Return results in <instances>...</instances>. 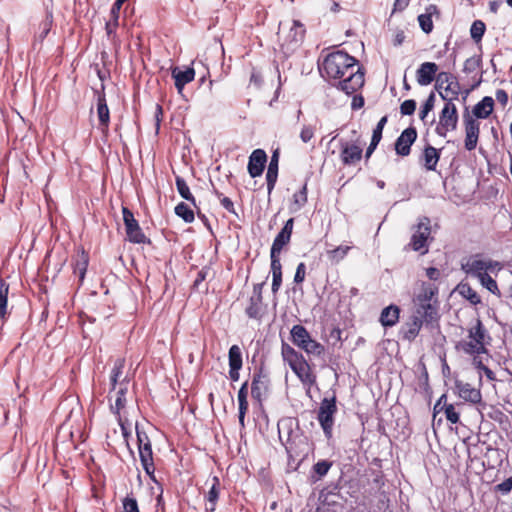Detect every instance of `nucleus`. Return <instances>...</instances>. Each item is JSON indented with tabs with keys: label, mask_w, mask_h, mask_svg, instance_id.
<instances>
[{
	"label": "nucleus",
	"mask_w": 512,
	"mask_h": 512,
	"mask_svg": "<svg viewBox=\"0 0 512 512\" xmlns=\"http://www.w3.org/2000/svg\"><path fill=\"white\" fill-rule=\"evenodd\" d=\"M417 138V131L414 127L406 128L395 142L396 153L400 156H408L411 151V145Z\"/></svg>",
	"instance_id": "nucleus-14"
},
{
	"label": "nucleus",
	"mask_w": 512,
	"mask_h": 512,
	"mask_svg": "<svg viewBox=\"0 0 512 512\" xmlns=\"http://www.w3.org/2000/svg\"><path fill=\"white\" fill-rule=\"evenodd\" d=\"M491 340L489 332L482 321L477 318L475 323L468 328V340L460 341L456 347L468 355L486 354L488 353L487 345H490Z\"/></svg>",
	"instance_id": "nucleus-2"
},
{
	"label": "nucleus",
	"mask_w": 512,
	"mask_h": 512,
	"mask_svg": "<svg viewBox=\"0 0 512 512\" xmlns=\"http://www.w3.org/2000/svg\"><path fill=\"white\" fill-rule=\"evenodd\" d=\"M267 380L262 374H256L251 383V395L254 399L261 401L262 396L267 392Z\"/></svg>",
	"instance_id": "nucleus-23"
},
{
	"label": "nucleus",
	"mask_w": 512,
	"mask_h": 512,
	"mask_svg": "<svg viewBox=\"0 0 512 512\" xmlns=\"http://www.w3.org/2000/svg\"><path fill=\"white\" fill-rule=\"evenodd\" d=\"M434 103H435V94L432 92L426 99V101L423 104L422 109L420 111L419 116H420L421 120H424L426 118V116L428 115V113L434 108Z\"/></svg>",
	"instance_id": "nucleus-48"
},
{
	"label": "nucleus",
	"mask_w": 512,
	"mask_h": 512,
	"mask_svg": "<svg viewBox=\"0 0 512 512\" xmlns=\"http://www.w3.org/2000/svg\"><path fill=\"white\" fill-rule=\"evenodd\" d=\"M493 107H494L493 98L486 96L474 106L473 114L477 118L485 119L492 113Z\"/></svg>",
	"instance_id": "nucleus-25"
},
{
	"label": "nucleus",
	"mask_w": 512,
	"mask_h": 512,
	"mask_svg": "<svg viewBox=\"0 0 512 512\" xmlns=\"http://www.w3.org/2000/svg\"><path fill=\"white\" fill-rule=\"evenodd\" d=\"M305 276H306V266L303 262H301L298 264V266L296 268L294 282L297 284L302 283L305 280Z\"/></svg>",
	"instance_id": "nucleus-55"
},
{
	"label": "nucleus",
	"mask_w": 512,
	"mask_h": 512,
	"mask_svg": "<svg viewBox=\"0 0 512 512\" xmlns=\"http://www.w3.org/2000/svg\"><path fill=\"white\" fill-rule=\"evenodd\" d=\"M495 97H496V100L503 106H505L508 102V94L505 90H502V89L497 90Z\"/></svg>",
	"instance_id": "nucleus-60"
},
{
	"label": "nucleus",
	"mask_w": 512,
	"mask_h": 512,
	"mask_svg": "<svg viewBox=\"0 0 512 512\" xmlns=\"http://www.w3.org/2000/svg\"><path fill=\"white\" fill-rule=\"evenodd\" d=\"M221 205L230 213L236 214L234 204L228 197H222L220 199Z\"/></svg>",
	"instance_id": "nucleus-59"
},
{
	"label": "nucleus",
	"mask_w": 512,
	"mask_h": 512,
	"mask_svg": "<svg viewBox=\"0 0 512 512\" xmlns=\"http://www.w3.org/2000/svg\"><path fill=\"white\" fill-rule=\"evenodd\" d=\"M445 101L446 103L440 112L439 122L435 129L436 133L441 137H445L447 132L455 130L458 123V112L455 104L452 99Z\"/></svg>",
	"instance_id": "nucleus-7"
},
{
	"label": "nucleus",
	"mask_w": 512,
	"mask_h": 512,
	"mask_svg": "<svg viewBox=\"0 0 512 512\" xmlns=\"http://www.w3.org/2000/svg\"><path fill=\"white\" fill-rule=\"evenodd\" d=\"M294 226V219L290 218L286 221L284 227L275 237L271 250L270 259H280L279 255L285 245L290 242L292 231Z\"/></svg>",
	"instance_id": "nucleus-12"
},
{
	"label": "nucleus",
	"mask_w": 512,
	"mask_h": 512,
	"mask_svg": "<svg viewBox=\"0 0 512 512\" xmlns=\"http://www.w3.org/2000/svg\"><path fill=\"white\" fill-rule=\"evenodd\" d=\"M175 182H176L177 191L180 194V196L183 199L191 202L192 205L196 207V200H195L194 196L192 195L190 188L187 185L186 181L182 177L177 176Z\"/></svg>",
	"instance_id": "nucleus-34"
},
{
	"label": "nucleus",
	"mask_w": 512,
	"mask_h": 512,
	"mask_svg": "<svg viewBox=\"0 0 512 512\" xmlns=\"http://www.w3.org/2000/svg\"><path fill=\"white\" fill-rule=\"evenodd\" d=\"M332 463L327 460L317 462L313 466V471L318 475V479L324 477L330 470Z\"/></svg>",
	"instance_id": "nucleus-46"
},
{
	"label": "nucleus",
	"mask_w": 512,
	"mask_h": 512,
	"mask_svg": "<svg viewBox=\"0 0 512 512\" xmlns=\"http://www.w3.org/2000/svg\"><path fill=\"white\" fill-rule=\"evenodd\" d=\"M481 65V59L479 57H470L466 59L464 63L463 71L467 74L475 72Z\"/></svg>",
	"instance_id": "nucleus-47"
},
{
	"label": "nucleus",
	"mask_w": 512,
	"mask_h": 512,
	"mask_svg": "<svg viewBox=\"0 0 512 512\" xmlns=\"http://www.w3.org/2000/svg\"><path fill=\"white\" fill-rule=\"evenodd\" d=\"M458 289L459 293L471 304L477 305L481 302V297L470 285L461 284Z\"/></svg>",
	"instance_id": "nucleus-38"
},
{
	"label": "nucleus",
	"mask_w": 512,
	"mask_h": 512,
	"mask_svg": "<svg viewBox=\"0 0 512 512\" xmlns=\"http://www.w3.org/2000/svg\"><path fill=\"white\" fill-rule=\"evenodd\" d=\"M440 158L439 151L433 146H426L423 152L424 166L427 170L434 171Z\"/></svg>",
	"instance_id": "nucleus-28"
},
{
	"label": "nucleus",
	"mask_w": 512,
	"mask_h": 512,
	"mask_svg": "<svg viewBox=\"0 0 512 512\" xmlns=\"http://www.w3.org/2000/svg\"><path fill=\"white\" fill-rule=\"evenodd\" d=\"M135 428L141 464L145 472L153 479L155 467L150 439L146 432L139 428L138 424Z\"/></svg>",
	"instance_id": "nucleus-8"
},
{
	"label": "nucleus",
	"mask_w": 512,
	"mask_h": 512,
	"mask_svg": "<svg viewBox=\"0 0 512 512\" xmlns=\"http://www.w3.org/2000/svg\"><path fill=\"white\" fill-rule=\"evenodd\" d=\"M281 354L299 380L308 387L316 383V376L313 374L310 365L304 356L297 352L287 343H282Z\"/></svg>",
	"instance_id": "nucleus-3"
},
{
	"label": "nucleus",
	"mask_w": 512,
	"mask_h": 512,
	"mask_svg": "<svg viewBox=\"0 0 512 512\" xmlns=\"http://www.w3.org/2000/svg\"><path fill=\"white\" fill-rule=\"evenodd\" d=\"M350 249V246H338L335 249L327 251V254L330 260L339 262L347 255Z\"/></svg>",
	"instance_id": "nucleus-44"
},
{
	"label": "nucleus",
	"mask_w": 512,
	"mask_h": 512,
	"mask_svg": "<svg viewBox=\"0 0 512 512\" xmlns=\"http://www.w3.org/2000/svg\"><path fill=\"white\" fill-rule=\"evenodd\" d=\"M455 388L460 398L465 401L477 404L481 402L482 396L479 389L472 387L471 384L465 383L461 380L455 381Z\"/></svg>",
	"instance_id": "nucleus-18"
},
{
	"label": "nucleus",
	"mask_w": 512,
	"mask_h": 512,
	"mask_svg": "<svg viewBox=\"0 0 512 512\" xmlns=\"http://www.w3.org/2000/svg\"><path fill=\"white\" fill-rule=\"evenodd\" d=\"M438 319L437 308H430L426 306V310L415 309L410 322L406 324L407 329L404 332V338L412 341L416 338L423 324L429 325L436 322Z\"/></svg>",
	"instance_id": "nucleus-5"
},
{
	"label": "nucleus",
	"mask_w": 512,
	"mask_h": 512,
	"mask_svg": "<svg viewBox=\"0 0 512 512\" xmlns=\"http://www.w3.org/2000/svg\"><path fill=\"white\" fill-rule=\"evenodd\" d=\"M465 124V148L472 151L476 148L480 133L479 123L468 116L464 120Z\"/></svg>",
	"instance_id": "nucleus-16"
},
{
	"label": "nucleus",
	"mask_w": 512,
	"mask_h": 512,
	"mask_svg": "<svg viewBox=\"0 0 512 512\" xmlns=\"http://www.w3.org/2000/svg\"><path fill=\"white\" fill-rule=\"evenodd\" d=\"M337 410L335 395H332L330 398L325 397L322 399L317 413V420L328 439L332 437L334 416L337 413Z\"/></svg>",
	"instance_id": "nucleus-6"
},
{
	"label": "nucleus",
	"mask_w": 512,
	"mask_h": 512,
	"mask_svg": "<svg viewBox=\"0 0 512 512\" xmlns=\"http://www.w3.org/2000/svg\"><path fill=\"white\" fill-rule=\"evenodd\" d=\"M218 485H219L218 478L214 477L213 484L206 495V500H207L206 510L209 512H213L216 508V502L219 497Z\"/></svg>",
	"instance_id": "nucleus-33"
},
{
	"label": "nucleus",
	"mask_w": 512,
	"mask_h": 512,
	"mask_svg": "<svg viewBox=\"0 0 512 512\" xmlns=\"http://www.w3.org/2000/svg\"><path fill=\"white\" fill-rule=\"evenodd\" d=\"M486 31V25L482 20H475L470 28L471 38L475 41V43H479Z\"/></svg>",
	"instance_id": "nucleus-40"
},
{
	"label": "nucleus",
	"mask_w": 512,
	"mask_h": 512,
	"mask_svg": "<svg viewBox=\"0 0 512 512\" xmlns=\"http://www.w3.org/2000/svg\"><path fill=\"white\" fill-rule=\"evenodd\" d=\"M125 366V360L123 358H118L114 362V366L111 370L110 374V392L114 391L116 389V385L120 384L123 381V378H121L123 374V368Z\"/></svg>",
	"instance_id": "nucleus-29"
},
{
	"label": "nucleus",
	"mask_w": 512,
	"mask_h": 512,
	"mask_svg": "<svg viewBox=\"0 0 512 512\" xmlns=\"http://www.w3.org/2000/svg\"><path fill=\"white\" fill-rule=\"evenodd\" d=\"M239 404V423L242 427H244V421H245V415L248 411V401L247 400H240L238 401Z\"/></svg>",
	"instance_id": "nucleus-56"
},
{
	"label": "nucleus",
	"mask_w": 512,
	"mask_h": 512,
	"mask_svg": "<svg viewBox=\"0 0 512 512\" xmlns=\"http://www.w3.org/2000/svg\"><path fill=\"white\" fill-rule=\"evenodd\" d=\"M97 115L99 119V128L102 132L107 133L110 122V112L104 93L99 94L97 98Z\"/></svg>",
	"instance_id": "nucleus-20"
},
{
	"label": "nucleus",
	"mask_w": 512,
	"mask_h": 512,
	"mask_svg": "<svg viewBox=\"0 0 512 512\" xmlns=\"http://www.w3.org/2000/svg\"><path fill=\"white\" fill-rule=\"evenodd\" d=\"M123 221L126 234L130 242L142 244L146 242V236L142 232L138 221L134 218L133 213L126 207L122 208Z\"/></svg>",
	"instance_id": "nucleus-11"
},
{
	"label": "nucleus",
	"mask_w": 512,
	"mask_h": 512,
	"mask_svg": "<svg viewBox=\"0 0 512 512\" xmlns=\"http://www.w3.org/2000/svg\"><path fill=\"white\" fill-rule=\"evenodd\" d=\"M502 269L499 261L485 258L481 254L471 255L461 260V270L474 278H481L487 273H497Z\"/></svg>",
	"instance_id": "nucleus-4"
},
{
	"label": "nucleus",
	"mask_w": 512,
	"mask_h": 512,
	"mask_svg": "<svg viewBox=\"0 0 512 512\" xmlns=\"http://www.w3.org/2000/svg\"><path fill=\"white\" fill-rule=\"evenodd\" d=\"M8 292L9 285L3 279L0 280V317L5 319L8 314L7 303H8Z\"/></svg>",
	"instance_id": "nucleus-36"
},
{
	"label": "nucleus",
	"mask_w": 512,
	"mask_h": 512,
	"mask_svg": "<svg viewBox=\"0 0 512 512\" xmlns=\"http://www.w3.org/2000/svg\"><path fill=\"white\" fill-rule=\"evenodd\" d=\"M496 490L504 494L509 493L512 490V478L504 480L502 483L496 486Z\"/></svg>",
	"instance_id": "nucleus-58"
},
{
	"label": "nucleus",
	"mask_w": 512,
	"mask_h": 512,
	"mask_svg": "<svg viewBox=\"0 0 512 512\" xmlns=\"http://www.w3.org/2000/svg\"><path fill=\"white\" fill-rule=\"evenodd\" d=\"M307 202V188L306 185L293 195L292 210L297 211L302 208Z\"/></svg>",
	"instance_id": "nucleus-42"
},
{
	"label": "nucleus",
	"mask_w": 512,
	"mask_h": 512,
	"mask_svg": "<svg viewBox=\"0 0 512 512\" xmlns=\"http://www.w3.org/2000/svg\"><path fill=\"white\" fill-rule=\"evenodd\" d=\"M125 1L126 0H116L115 3L112 5V8L110 10V18L106 22V25H105L106 33L109 37L115 33L116 28L119 25V22H118L119 21V13H120L122 4Z\"/></svg>",
	"instance_id": "nucleus-21"
},
{
	"label": "nucleus",
	"mask_w": 512,
	"mask_h": 512,
	"mask_svg": "<svg viewBox=\"0 0 512 512\" xmlns=\"http://www.w3.org/2000/svg\"><path fill=\"white\" fill-rule=\"evenodd\" d=\"M416 109V102L413 99L405 100L400 106L402 115H412Z\"/></svg>",
	"instance_id": "nucleus-52"
},
{
	"label": "nucleus",
	"mask_w": 512,
	"mask_h": 512,
	"mask_svg": "<svg viewBox=\"0 0 512 512\" xmlns=\"http://www.w3.org/2000/svg\"><path fill=\"white\" fill-rule=\"evenodd\" d=\"M175 214L182 218L186 223H191L194 221V212L184 202L179 203L175 207Z\"/></svg>",
	"instance_id": "nucleus-41"
},
{
	"label": "nucleus",
	"mask_w": 512,
	"mask_h": 512,
	"mask_svg": "<svg viewBox=\"0 0 512 512\" xmlns=\"http://www.w3.org/2000/svg\"><path fill=\"white\" fill-rule=\"evenodd\" d=\"M278 177V154L274 152L266 173L268 193L274 189Z\"/></svg>",
	"instance_id": "nucleus-27"
},
{
	"label": "nucleus",
	"mask_w": 512,
	"mask_h": 512,
	"mask_svg": "<svg viewBox=\"0 0 512 512\" xmlns=\"http://www.w3.org/2000/svg\"><path fill=\"white\" fill-rule=\"evenodd\" d=\"M433 291L430 288H424L421 293H419L415 299V309H425L426 306H429L430 308H436L431 303V298L433 296Z\"/></svg>",
	"instance_id": "nucleus-35"
},
{
	"label": "nucleus",
	"mask_w": 512,
	"mask_h": 512,
	"mask_svg": "<svg viewBox=\"0 0 512 512\" xmlns=\"http://www.w3.org/2000/svg\"><path fill=\"white\" fill-rule=\"evenodd\" d=\"M387 123V116H383L379 122L377 123L376 127L373 130L372 139L380 141L382 138V132L384 129V126Z\"/></svg>",
	"instance_id": "nucleus-53"
},
{
	"label": "nucleus",
	"mask_w": 512,
	"mask_h": 512,
	"mask_svg": "<svg viewBox=\"0 0 512 512\" xmlns=\"http://www.w3.org/2000/svg\"><path fill=\"white\" fill-rule=\"evenodd\" d=\"M418 22L425 33H430L433 30L432 18L429 14H421L418 16Z\"/></svg>",
	"instance_id": "nucleus-49"
},
{
	"label": "nucleus",
	"mask_w": 512,
	"mask_h": 512,
	"mask_svg": "<svg viewBox=\"0 0 512 512\" xmlns=\"http://www.w3.org/2000/svg\"><path fill=\"white\" fill-rule=\"evenodd\" d=\"M405 40V34L403 31L399 30L395 33L393 38V44L395 46H400Z\"/></svg>",
	"instance_id": "nucleus-64"
},
{
	"label": "nucleus",
	"mask_w": 512,
	"mask_h": 512,
	"mask_svg": "<svg viewBox=\"0 0 512 512\" xmlns=\"http://www.w3.org/2000/svg\"><path fill=\"white\" fill-rule=\"evenodd\" d=\"M314 137V128L310 125H304L300 132V139L308 143Z\"/></svg>",
	"instance_id": "nucleus-54"
},
{
	"label": "nucleus",
	"mask_w": 512,
	"mask_h": 512,
	"mask_svg": "<svg viewBox=\"0 0 512 512\" xmlns=\"http://www.w3.org/2000/svg\"><path fill=\"white\" fill-rule=\"evenodd\" d=\"M364 106V98L361 95H355L352 99L351 107L353 110H358Z\"/></svg>",
	"instance_id": "nucleus-61"
},
{
	"label": "nucleus",
	"mask_w": 512,
	"mask_h": 512,
	"mask_svg": "<svg viewBox=\"0 0 512 512\" xmlns=\"http://www.w3.org/2000/svg\"><path fill=\"white\" fill-rule=\"evenodd\" d=\"M263 299L251 297L245 309L246 315L252 319H261L264 314Z\"/></svg>",
	"instance_id": "nucleus-31"
},
{
	"label": "nucleus",
	"mask_w": 512,
	"mask_h": 512,
	"mask_svg": "<svg viewBox=\"0 0 512 512\" xmlns=\"http://www.w3.org/2000/svg\"><path fill=\"white\" fill-rule=\"evenodd\" d=\"M208 272H209V269H208V268H203V269H201V270L198 272L197 277H196V279H195V281H194V286H195V287H198V286H199V284H200L201 282H203V281L206 279V277H207V275H208Z\"/></svg>",
	"instance_id": "nucleus-62"
},
{
	"label": "nucleus",
	"mask_w": 512,
	"mask_h": 512,
	"mask_svg": "<svg viewBox=\"0 0 512 512\" xmlns=\"http://www.w3.org/2000/svg\"><path fill=\"white\" fill-rule=\"evenodd\" d=\"M320 72L331 80H338L335 86L347 95L358 91L365 82L364 72L357 60L343 51L327 55L320 67Z\"/></svg>",
	"instance_id": "nucleus-1"
},
{
	"label": "nucleus",
	"mask_w": 512,
	"mask_h": 512,
	"mask_svg": "<svg viewBox=\"0 0 512 512\" xmlns=\"http://www.w3.org/2000/svg\"><path fill=\"white\" fill-rule=\"evenodd\" d=\"M290 334L292 342L300 349L311 339L307 329L299 324L292 327Z\"/></svg>",
	"instance_id": "nucleus-24"
},
{
	"label": "nucleus",
	"mask_w": 512,
	"mask_h": 512,
	"mask_svg": "<svg viewBox=\"0 0 512 512\" xmlns=\"http://www.w3.org/2000/svg\"><path fill=\"white\" fill-rule=\"evenodd\" d=\"M438 65L434 62L422 63L416 71L417 83L420 86L431 84L437 77Z\"/></svg>",
	"instance_id": "nucleus-15"
},
{
	"label": "nucleus",
	"mask_w": 512,
	"mask_h": 512,
	"mask_svg": "<svg viewBox=\"0 0 512 512\" xmlns=\"http://www.w3.org/2000/svg\"><path fill=\"white\" fill-rule=\"evenodd\" d=\"M229 368L241 369L242 368V353L238 345H232L228 353Z\"/></svg>",
	"instance_id": "nucleus-37"
},
{
	"label": "nucleus",
	"mask_w": 512,
	"mask_h": 512,
	"mask_svg": "<svg viewBox=\"0 0 512 512\" xmlns=\"http://www.w3.org/2000/svg\"><path fill=\"white\" fill-rule=\"evenodd\" d=\"M88 267V256L82 252L79 258L76 260L74 265V273L78 275L80 282L85 278V274Z\"/></svg>",
	"instance_id": "nucleus-39"
},
{
	"label": "nucleus",
	"mask_w": 512,
	"mask_h": 512,
	"mask_svg": "<svg viewBox=\"0 0 512 512\" xmlns=\"http://www.w3.org/2000/svg\"><path fill=\"white\" fill-rule=\"evenodd\" d=\"M400 309L396 305H390L384 308L380 314V323L384 327H392L399 320Z\"/></svg>",
	"instance_id": "nucleus-22"
},
{
	"label": "nucleus",
	"mask_w": 512,
	"mask_h": 512,
	"mask_svg": "<svg viewBox=\"0 0 512 512\" xmlns=\"http://www.w3.org/2000/svg\"><path fill=\"white\" fill-rule=\"evenodd\" d=\"M302 350H304L307 354L321 356L324 353L325 348L321 343L317 342L311 337V339L304 345Z\"/></svg>",
	"instance_id": "nucleus-43"
},
{
	"label": "nucleus",
	"mask_w": 512,
	"mask_h": 512,
	"mask_svg": "<svg viewBox=\"0 0 512 512\" xmlns=\"http://www.w3.org/2000/svg\"><path fill=\"white\" fill-rule=\"evenodd\" d=\"M431 233L430 220L424 217L419 221L415 231L412 234L410 246L414 251H420L421 254H425L427 249V240Z\"/></svg>",
	"instance_id": "nucleus-10"
},
{
	"label": "nucleus",
	"mask_w": 512,
	"mask_h": 512,
	"mask_svg": "<svg viewBox=\"0 0 512 512\" xmlns=\"http://www.w3.org/2000/svg\"><path fill=\"white\" fill-rule=\"evenodd\" d=\"M426 275L430 280H437L440 276V272L437 268L429 267L426 269Z\"/></svg>",
	"instance_id": "nucleus-63"
},
{
	"label": "nucleus",
	"mask_w": 512,
	"mask_h": 512,
	"mask_svg": "<svg viewBox=\"0 0 512 512\" xmlns=\"http://www.w3.org/2000/svg\"><path fill=\"white\" fill-rule=\"evenodd\" d=\"M123 512H139L138 503L135 498L128 496L124 498Z\"/></svg>",
	"instance_id": "nucleus-51"
},
{
	"label": "nucleus",
	"mask_w": 512,
	"mask_h": 512,
	"mask_svg": "<svg viewBox=\"0 0 512 512\" xmlns=\"http://www.w3.org/2000/svg\"><path fill=\"white\" fill-rule=\"evenodd\" d=\"M436 89L443 100H456L460 92V85L455 76L449 72H440L436 77Z\"/></svg>",
	"instance_id": "nucleus-9"
},
{
	"label": "nucleus",
	"mask_w": 512,
	"mask_h": 512,
	"mask_svg": "<svg viewBox=\"0 0 512 512\" xmlns=\"http://www.w3.org/2000/svg\"><path fill=\"white\" fill-rule=\"evenodd\" d=\"M480 283L491 293L493 294H499V288L497 285V282L487 273L486 275L482 276L478 279Z\"/></svg>",
	"instance_id": "nucleus-45"
},
{
	"label": "nucleus",
	"mask_w": 512,
	"mask_h": 512,
	"mask_svg": "<svg viewBox=\"0 0 512 512\" xmlns=\"http://www.w3.org/2000/svg\"><path fill=\"white\" fill-rule=\"evenodd\" d=\"M128 380L127 377H123V381L121 382V387L116 392L115 403L110 406L112 412L117 416L120 415V411L125 407L126 398L125 395L127 393Z\"/></svg>",
	"instance_id": "nucleus-26"
},
{
	"label": "nucleus",
	"mask_w": 512,
	"mask_h": 512,
	"mask_svg": "<svg viewBox=\"0 0 512 512\" xmlns=\"http://www.w3.org/2000/svg\"><path fill=\"white\" fill-rule=\"evenodd\" d=\"M340 159L344 165H355L362 158V147L356 142L340 140Z\"/></svg>",
	"instance_id": "nucleus-13"
},
{
	"label": "nucleus",
	"mask_w": 512,
	"mask_h": 512,
	"mask_svg": "<svg viewBox=\"0 0 512 512\" xmlns=\"http://www.w3.org/2000/svg\"><path fill=\"white\" fill-rule=\"evenodd\" d=\"M444 413L446 419L452 424H456L459 422V413L455 410V406L453 404H448L445 406Z\"/></svg>",
	"instance_id": "nucleus-50"
},
{
	"label": "nucleus",
	"mask_w": 512,
	"mask_h": 512,
	"mask_svg": "<svg viewBox=\"0 0 512 512\" xmlns=\"http://www.w3.org/2000/svg\"><path fill=\"white\" fill-rule=\"evenodd\" d=\"M271 272H272V293L276 294L282 283V265L280 259H271Z\"/></svg>",
	"instance_id": "nucleus-30"
},
{
	"label": "nucleus",
	"mask_w": 512,
	"mask_h": 512,
	"mask_svg": "<svg viewBox=\"0 0 512 512\" xmlns=\"http://www.w3.org/2000/svg\"><path fill=\"white\" fill-rule=\"evenodd\" d=\"M267 161V155L264 150H254L248 162V172L252 178L258 177L263 173L265 163Z\"/></svg>",
	"instance_id": "nucleus-17"
},
{
	"label": "nucleus",
	"mask_w": 512,
	"mask_h": 512,
	"mask_svg": "<svg viewBox=\"0 0 512 512\" xmlns=\"http://www.w3.org/2000/svg\"><path fill=\"white\" fill-rule=\"evenodd\" d=\"M171 75L175 80V87L178 93L181 94L184 86L194 80L195 71L190 67H187L185 70H181L176 66L171 69Z\"/></svg>",
	"instance_id": "nucleus-19"
},
{
	"label": "nucleus",
	"mask_w": 512,
	"mask_h": 512,
	"mask_svg": "<svg viewBox=\"0 0 512 512\" xmlns=\"http://www.w3.org/2000/svg\"><path fill=\"white\" fill-rule=\"evenodd\" d=\"M304 35H305L304 25L302 23H300L299 21L294 20L293 25L290 28V31L288 34L289 42L297 46L302 42Z\"/></svg>",
	"instance_id": "nucleus-32"
},
{
	"label": "nucleus",
	"mask_w": 512,
	"mask_h": 512,
	"mask_svg": "<svg viewBox=\"0 0 512 512\" xmlns=\"http://www.w3.org/2000/svg\"><path fill=\"white\" fill-rule=\"evenodd\" d=\"M446 401H447L446 394L441 395V397L437 400V402L435 403L434 408H433V411H434L433 417L434 418L436 417L437 413H440L442 410L445 409V406L448 405L446 403Z\"/></svg>",
	"instance_id": "nucleus-57"
}]
</instances>
